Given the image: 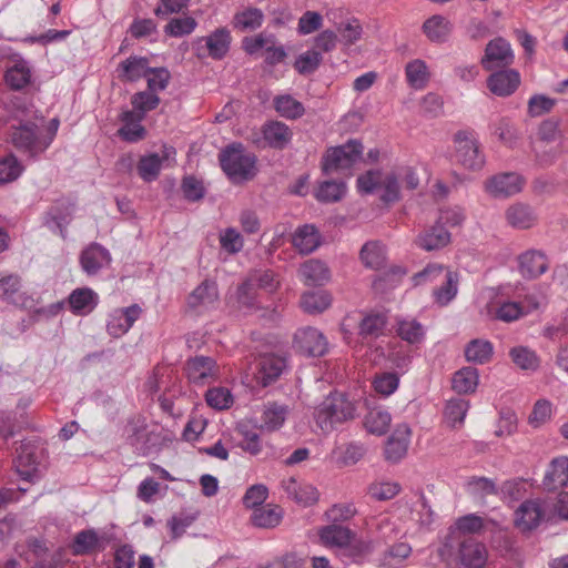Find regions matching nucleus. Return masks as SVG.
I'll list each match as a JSON object with an SVG mask.
<instances>
[{
  "mask_svg": "<svg viewBox=\"0 0 568 568\" xmlns=\"http://www.w3.org/2000/svg\"><path fill=\"white\" fill-rule=\"evenodd\" d=\"M354 405L344 394H329L316 408L315 422L323 433H331L337 425L354 418Z\"/></svg>",
  "mask_w": 568,
  "mask_h": 568,
  "instance_id": "1",
  "label": "nucleus"
},
{
  "mask_svg": "<svg viewBox=\"0 0 568 568\" xmlns=\"http://www.w3.org/2000/svg\"><path fill=\"white\" fill-rule=\"evenodd\" d=\"M219 160L225 174L235 183L251 180L256 173V156L246 152L240 143L224 149Z\"/></svg>",
  "mask_w": 568,
  "mask_h": 568,
  "instance_id": "2",
  "label": "nucleus"
},
{
  "mask_svg": "<svg viewBox=\"0 0 568 568\" xmlns=\"http://www.w3.org/2000/svg\"><path fill=\"white\" fill-rule=\"evenodd\" d=\"M10 141L19 152L31 159H36L50 146V140L43 139V132L31 120H21L17 125H11Z\"/></svg>",
  "mask_w": 568,
  "mask_h": 568,
  "instance_id": "3",
  "label": "nucleus"
},
{
  "mask_svg": "<svg viewBox=\"0 0 568 568\" xmlns=\"http://www.w3.org/2000/svg\"><path fill=\"white\" fill-rule=\"evenodd\" d=\"M363 151L364 146L358 140L328 148L322 159V170L325 174L349 170L362 159Z\"/></svg>",
  "mask_w": 568,
  "mask_h": 568,
  "instance_id": "4",
  "label": "nucleus"
},
{
  "mask_svg": "<svg viewBox=\"0 0 568 568\" xmlns=\"http://www.w3.org/2000/svg\"><path fill=\"white\" fill-rule=\"evenodd\" d=\"M123 434L126 443L140 456L149 455L156 445L155 435L149 430L146 419L141 415L128 419Z\"/></svg>",
  "mask_w": 568,
  "mask_h": 568,
  "instance_id": "5",
  "label": "nucleus"
},
{
  "mask_svg": "<svg viewBox=\"0 0 568 568\" xmlns=\"http://www.w3.org/2000/svg\"><path fill=\"white\" fill-rule=\"evenodd\" d=\"M455 156L458 163L468 170H480L485 156L480 152L478 138L473 131H459L455 134Z\"/></svg>",
  "mask_w": 568,
  "mask_h": 568,
  "instance_id": "6",
  "label": "nucleus"
},
{
  "mask_svg": "<svg viewBox=\"0 0 568 568\" xmlns=\"http://www.w3.org/2000/svg\"><path fill=\"white\" fill-rule=\"evenodd\" d=\"M278 286L280 278L272 270H255L250 273L247 280L237 288L239 303L246 307L253 306L256 288L273 293Z\"/></svg>",
  "mask_w": 568,
  "mask_h": 568,
  "instance_id": "7",
  "label": "nucleus"
},
{
  "mask_svg": "<svg viewBox=\"0 0 568 568\" xmlns=\"http://www.w3.org/2000/svg\"><path fill=\"white\" fill-rule=\"evenodd\" d=\"M231 32L226 28H219L206 37H200L193 42V49L197 58H212L222 60L231 47Z\"/></svg>",
  "mask_w": 568,
  "mask_h": 568,
  "instance_id": "8",
  "label": "nucleus"
},
{
  "mask_svg": "<svg viewBox=\"0 0 568 568\" xmlns=\"http://www.w3.org/2000/svg\"><path fill=\"white\" fill-rule=\"evenodd\" d=\"M189 382L195 386H205L217 381L220 368L216 361L209 356H194L185 363Z\"/></svg>",
  "mask_w": 568,
  "mask_h": 568,
  "instance_id": "9",
  "label": "nucleus"
},
{
  "mask_svg": "<svg viewBox=\"0 0 568 568\" xmlns=\"http://www.w3.org/2000/svg\"><path fill=\"white\" fill-rule=\"evenodd\" d=\"M243 48L248 54H256L263 50L264 60L270 65L281 63L286 57L283 45H275V38L264 33L245 38Z\"/></svg>",
  "mask_w": 568,
  "mask_h": 568,
  "instance_id": "10",
  "label": "nucleus"
},
{
  "mask_svg": "<svg viewBox=\"0 0 568 568\" xmlns=\"http://www.w3.org/2000/svg\"><path fill=\"white\" fill-rule=\"evenodd\" d=\"M525 183V179L517 173H500L486 180L485 191L494 197L507 199L520 193Z\"/></svg>",
  "mask_w": 568,
  "mask_h": 568,
  "instance_id": "11",
  "label": "nucleus"
},
{
  "mask_svg": "<svg viewBox=\"0 0 568 568\" xmlns=\"http://www.w3.org/2000/svg\"><path fill=\"white\" fill-rule=\"evenodd\" d=\"M514 52L510 44L503 38H496L488 42L485 54L481 58V65L487 71L498 68L506 69L514 62Z\"/></svg>",
  "mask_w": 568,
  "mask_h": 568,
  "instance_id": "12",
  "label": "nucleus"
},
{
  "mask_svg": "<svg viewBox=\"0 0 568 568\" xmlns=\"http://www.w3.org/2000/svg\"><path fill=\"white\" fill-rule=\"evenodd\" d=\"M294 344L301 353L308 356H323L328 349V343L324 334L311 326L296 331Z\"/></svg>",
  "mask_w": 568,
  "mask_h": 568,
  "instance_id": "13",
  "label": "nucleus"
},
{
  "mask_svg": "<svg viewBox=\"0 0 568 568\" xmlns=\"http://www.w3.org/2000/svg\"><path fill=\"white\" fill-rule=\"evenodd\" d=\"M545 515V506L540 499L525 500L515 511V526L520 531H531L541 524Z\"/></svg>",
  "mask_w": 568,
  "mask_h": 568,
  "instance_id": "14",
  "label": "nucleus"
},
{
  "mask_svg": "<svg viewBox=\"0 0 568 568\" xmlns=\"http://www.w3.org/2000/svg\"><path fill=\"white\" fill-rule=\"evenodd\" d=\"M458 558L465 568H483L488 559L486 546L474 537H466L458 547Z\"/></svg>",
  "mask_w": 568,
  "mask_h": 568,
  "instance_id": "15",
  "label": "nucleus"
},
{
  "mask_svg": "<svg viewBox=\"0 0 568 568\" xmlns=\"http://www.w3.org/2000/svg\"><path fill=\"white\" fill-rule=\"evenodd\" d=\"M112 258L110 252L101 244L92 243L80 254V265L89 275H97L102 268L110 265Z\"/></svg>",
  "mask_w": 568,
  "mask_h": 568,
  "instance_id": "16",
  "label": "nucleus"
},
{
  "mask_svg": "<svg viewBox=\"0 0 568 568\" xmlns=\"http://www.w3.org/2000/svg\"><path fill=\"white\" fill-rule=\"evenodd\" d=\"M285 367L286 361L283 356L263 354L257 359L255 377L260 384L267 386L282 375Z\"/></svg>",
  "mask_w": 568,
  "mask_h": 568,
  "instance_id": "17",
  "label": "nucleus"
},
{
  "mask_svg": "<svg viewBox=\"0 0 568 568\" xmlns=\"http://www.w3.org/2000/svg\"><path fill=\"white\" fill-rule=\"evenodd\" d=\"M520 84V74L514 69H504L493 72L487 78V87L497 97L511 95Z\"/></svg>",
  "mask_w": 568,
  "mask_h": 568,
  "instance_id": "18",
  "label": "nucleus"
},
{
  "mask_svg": "<svg viewBox=\"0 0 568 568\" xmlns=\"http://www.w3.org/2000/svg\"><path fill=\"white\" fill-rule=\"evenodd\" d=\"M141 313L142 310L138 304L114 310L110 314V318L106 324L108 333L113 337L124 335L140 317Z\"/></svg>",
  "mask_w": 568,
  "mask_h": 568,
  "instance_id": "19",
  "label": "nucleus"
},
{
  "mask_svg": "<svg viewBox=\"0 0 568 568\" xmlns=\"http://www.w3.org/2000/svg\"><path fill=\"white\" fill-rule=\"evenodd\" d=\"M412 430L407 424L398 425L385 446V458L390 463H398L407 454Z\"/></svg>",
  "mask_w": 568,
  "mask_h": 568,
  "instance_id": "20",
  "label": "nucleus"
},
{
  "mask_svg": "<svg viewBox=\"0 0 568 568\" xmlns=\"http://www.w3.org/2000/svg\"><path fill=\"white\" fill-rule=\"evenodd\" d=\"M450 233L437 222L423 231L415 240L416 245L427 252L442 250L450 243Z\"/></svg>",
  "mask_w": 568,
  "mask_h": 568,
  "instance_id": "21",
  "label": "nucleus"
},
{
  "mask_svg": "<svg viewBox=\"0 0 568 568\" xmlns=\"http://www.w3.org/2000/svg\"><path fill=\"white\" fill-rule=\"evenodd\" d=\"M282 488L288 498L302 506H311L318 499V491L313 485L298 483L294 477L283 479Z\"/></svg>",
  "mask_w": 568,
  "mask_h": 568,
  "instance_id": "22",
  "label": "nucleus"
},
{
  "mask_svg": "<svg viewBox=\"0 0 568 568\" xmlns=\"http://www.w3.org/2000/svg\"><path fill=\"white\" fill-rule=\"evenodd\" d=\"M219 298L216 283L205 280L187 297L190 308L202 312L213 306Z\"/></svg>",
  "mask_w": 568,
  "mask_h": 568,
  "instance_id": "23",
  "label": "nucleus"
},
{
  "mask_svg": "<svg viewBox=\"0 0 568 568\" xmlns=\"http://www.w3.org/2000/svg\"><path fill=\"white\" fill-rule=\"evenodd\" d=\"M322 237L313 224L298 226L292 235V244L300 254L307 255L320 247Z\"/></svg>",
  "mask_w": 568,
  "mask_h": 568,
  "instance_id": "24",
  "label": "nucleus"
},
{
  "mask_svg": "<svg viewBox=\"0 0 568 568\" xmlns=\"http://www.w3.org/2000/svg\"><path fill=\"white\" fill-rule=\"evenodd\" d=\"M72 221V207L67 203H57L45 213L44 223L52 231L58 232L64 240L67 239V229Z\"/></svg>",
  "mask_w": 568,
  "mask_h": 568,
  "instance_id": "25",
  "label": "nucleus"
},
{
  "mask_svg": "<svg viewBox=\"0 0 568 568\" xmlns=\"http://www.w3.org/2000/svg\"><path fill=\"white\" fill-rule=\"evenodd\" d=\"M568 484V457L559 456L554 458L544 477V488L552 491L565 487Z\"/></svg>",
  "mask_w": 568,
  "mask_h": 568,
  "instance_id": "26",
  "label": "nucleus"
},
{
  "mask_svg": "<svg viewBox=\"0 0 568 568\" xmlns=\"http://www.w3.org/2000/svg\"><path fill=\"white\" fill-rule=\"evenodd\" d=\"M518 260L519 272L525 278H537L548 270L547 257L539 251H527L523 253Z\"/></svg>",
  "mask_w": 568,
  "mask_h": 568,
  "instance_id": "27",
  "label": "nucleus"
},
{
  "mask_svg": "<svg viewBox=\"0 0 568 568\" xmlns=\"http://www.w3.org/2000/svg\"><path fill=\"white\" fill-rule=\"evenodd\" d=\"M507 224L517 230H527L535 225L537 216L531 206L525 203H514L505 211Z\"/></svg>",
  "mask_w": 568,
  "mask_h": 568,
  "instance_id": "28",
  "label": "nucleus"
},
{
  "mask_svg": "<svg viewBox=\"0 0 568 568\" xmlns=\"http://www.w3.org/2000/svg\"><path fill=\"white\" fill-rule=\"evenodd\" d=\"M149 59L144 57L131 55L123 60L116 68L118 78L121 81L134 82L148 75Z\"/></svg>",
  "mask_w": 568,
  "mask_h": 568,
  "instance_id": "29",
  "label": "nucleus"
},
{
  "mask_svg": "<svg viewBox=\"0 0 568 568\" xmlns=\"http://www.w3.org/2000/svg\"><path fill=\"white\" fill-rule=\"evenodd\" d=\"M288 406L277 403H267L263 406L258 428L265 432L280 429L288 415Z\"/></svg>",
  "mask_w": 568,
  "mask_h": 568,
  "instance_id": "30",
  "label": "nucleus"
},
{
  "mask_svg": "<svg viewBox=\"0 0 568 568\" xmlns=\"http://www.w3.org/2000/svg\"><path fill=\"white\" fill-rule=\"evenodd\" d=\"M453 28L454 26L448 18L434 14L423 23L422 30L429 41L443 43L448 40Z\"/></svg>",
  "mask_w": 568,
  "mask_h": 568,
  "instance_id": "31",
  "label": "nucleus"
},
{
  "mask_svg": "<svg viewBox=\"0 0 568 568\" xmlns=\"http://www.w3.org/2000/svg\"><path fill=\"white\" fill-rule=\"evenodd\" d=\"M17 473L26 480H32L38 470L34 447L30 443H21L17 448Z\"/></svg>",
  "mask_w": 568,
  "mask_h": 568,
  "instance_id": "32",
  "label": "nucleus"
},
{
  "mask_svg": "<svg viewBox=\"0 0 568 568\" xmlns=\"http://www.w3.org/2000/svg\"><path fill=\"white\" fill-rule=\"evenodd\" d=\"M318 536L326 547L344 548L352 542L354 532L345 526L332 524L321 528Z\"/></svg>",
  "mask_w": 568,
  "mask_h": 568,
  "instance_id": "33",
  "label": "nucleus"
},
{
  "mask_svg": "<svg viewBox=\"0 0 568 568\" xmlns=\"http://www.w3.org/2000/svg\"><path fill=\"white\" fill-rule=\"evenodd\" d=\"M438 281H440L442 284L439 287L434 290L433 296L438 305L446 306L457 295L459 276L456 272L444 270Z\"/></svg>",
  "mask_w": 568,
  "mask_h": 568,
  "instance_id": "34",
  "label": "nucleus"
},
{
  "mask_svg": "<svg viewBox=\"0 0 568 568\" xmlns=\"http://www.w3.org/2000/svg\"><path fill=\"white\" fill-rule=\"evenodd\" d=\"M263 138L266 143L277 150H283L292 140V131L290 128L278 121H271L263 125Z\"/></svg>",
  "mask_w": 568,
  "mask_h": 568,
  "instance_id": "35",
  "label": "nucleus"
},
{
  "mask_svg": "<svg viewBox=\"0 0 568 568\" xmlns=\"http://www.w3.org/2000/svg\"><path fill=\"white\" fill-rule=\"evenodd\" d=\"M298 273L307 286L323 285L329 280V270L326 264L315 258L303 263Z\"/></svg>",
  "mask_w": 568,
  "mask_h": 568,
  "instance_id": "36",
  "label": "nucleus"
},
{
  "mask_svg": "<svg viewBox=\"0 0 568 568\" xmlns=\"http://www.w3.org/2000/svg\"><path fill=\"white\" fill-rule=\"evenodd\" d=\"M264 22V13L255 7H246L235 12L232 26L235 30L246 32L258 29Z\"/></svg>",
  "mask_w": 568,
  "mask_h": 568,
  "instance_id": "37",
  "label": "nucleus"
},
{
  "mask_svg": "<svg viewBox=\"0 0 568 568\" xmlns=\"http://www.w3.org/2000/svg\"><path fill=\"white\" fill-rule=\"evenodd\" d=\"M142 115L134 111H124L121 114L123 125L119 129V136L126 142H138L145 135V129L141 125Z\"/></svg>",
  "mask_w": 568,
  "mask_h": 568,
  "instance_id": "38",
  "label": "nucleus"
},
{
  "mask_svg": "<svg viewBox=\"0 0 568 568\" xmlns=\"http://www.w3.org/2000/svg\"><path fill=\"white\" fill-rule=\"evenodd\" d=\"M98 304V295L90 288H77L69 296L70 310L75 315L91 313Z\"/></svg>",
  "mask_w": 568,
  "mask_h": 568,
  "instance_id": "39",
  "label": "nucleus"
},
{
  "mask_svg": "<svg viewBox=\"0 0 568 568\" xmlns=\"http://www.w3.org/2000/svg\"><path fill=\"white\" fill-rule=\"evenodd\" d=\"M387 325V317L382 313L365 315L358 325V334L363 339L372 341L382 336Z\"/></svg>",
  "mask_w": 568,
  "mask_h": 568,
  "instance_id": "40",
  "label": "nucleus"
},
{
  "mask_svg": "<svg viewBox=\"0 0 568 568\" xmlns=\"http://www.w3.org/2000/svg\"><path fill=\"white\" fill-rule=\"evenodd\" d=\"M31 68L26 60H17L6 71L7 84L13 90H21L31 81Z\"/></svg>",
  "mask_w": 568,
  "mask_h": 568,
  "instance_id": "41",
  "label": "nucleus"
},
{
  "mask_svg": "<svg viewBox=\"0 0 568 568\" xmlns=\"http://www.w3.org/2000/svg\"><path fill=\"white\" fill-rule=\"evenodd\" d=\"M332 304V297L326 291L306 292L302 295L300 305L305 313L320 314Z\"/></svg>",
  "mask_w": 568,
  "mask_h": 568,
  "instance_id": "42",
  "label": "nucleus"
},
{
  "mask_svg": "<svg viewBox=\"0 0 568 568\" xmlns=\"http://www.w3.org/2000/svg\"><path fill=\"white\" fill-rule=\"evenodd\" d=\"M406 81L415 90L424 89L429 81V71L426 62L420 59L409 61L405 67Z\"/></svg>",
  "mask_w": 568,
  "mask_h": 568,
  "instance_id": "43",
  "label": "nucleus"
},
{
  "mask_svg": "<svg viewBox=\"0 0 568 568\" xmlns=\"http://www.w3.org/2000/svg\"><path fill=\"white\" fill-rule=\"evenodd\" d=\"M478 371L474 367H463L452 379L453 389L458 394L474 393L478 386Z\"/></svg>",
  "mask_w": 568,
  "mask_h": 568,
  "instance_id": "44",
  "label": "nucleus"
},
{
  "mask_svg": "<svg viewBox=\"0 0 568 568\" xmlns=\"http://www.w3.org/2000/svg\"><path fill=\"white\" fill-rule=\"evenodd\" d=\"M359 258L368 268H381L385 263L384 245L379 241L366 242L359 252Z\"/></svg>",
  "mask_w": 568,
  "mask_h": 568,
  "instance_id": "45",
  "label": "nucleus"
},
{
  "mask_svg": "<svg viewBox=\"0 0 568 568\" xmlns=\"http://www.w3.org/2000/svg\"><path fill=\"white\" fill-rule=\"evenodd\" d=\"M494 353L493 344L486 339H473L465 348V356L468 362L485 364L490 361Z\"/></svg>",
  "mask_w": 568,
  "mask_h": 568,
  "instance_id": "46",
  "label": "nucleus"
},
{
  "mask_svg": "<svg viewBox=\"0 0 568 568\" xmlns=\"http://www.w3.org/2000/svg\"><path fill=\"white\" fill-rule=\"evenodd\" d=\"M276 112L286 119L295 120L304 115V105L290 94L278 95L274 99Z\"/></svg>",
  "mask_w": 568,
  "mask_h": 568,
  "instance_id": "47",
  "label": "nucleus"
},
{
  "mask_svg": "<svg viewBox=\"0 0 568 568\" xmlns=\"http://www.w3.org/2000/svg\"><path fill=\"white\" fill-rule=\"evenodd\" d=\"M282 520V510L278 507L256 508L252 514V523L260 528H274L280 525Z\"/></svg>",
  "mask_w": 568,
  "mask_h": 568,
  "instance_id": "48",
  "label": "nucleus"
},
{
  "mask_svg": "<svg viewBox=\"0 0 568 568\" xmlns=\"http://www.w3.org/2000/svg\"><path fill=\"white\" fill-rule=\"evenodd\" d=\"M514 364L520 369L536 371L539 367V357L535 351L526 346H515L509 351Z\"/></svg>",
  "mask_w": 568,
  "mask_h": 568,
  "instance_id": "49",
  "label": "nucleus"
},
{
  "mask_svg": "<svg viewBox=\"0 0 568 568\" xmlns=\"http://www.w3.org/2000/svg\"><path fill=\"white\" fill-rule=\"evenodd\" d=\"M163 158L156 153L142 156L136 165L140 178L145 182L154 181L161 171Z\"/></svg>",
  "mask_w": 568,
  "mask_h": 568,
  "instance_id": "50",
  "label": "nucleus"
},
{
  "mask_svg": "<svg viewBox=\"0 0 568 568\" xmlns=\"http://www.w3.org/2000/svg\"><path fill=\"white\" fill-rule=\"evenodd\" d=\"M392 417L387 410L381 408L372 409L365 418V427L372 434L383 435L388 430Z\"/></svg>",
  "mask_w": 568,
  "mask_h": 568,
  "instance_id": "51",
  "label": "nucleus"
},
{
  "mask_svg": "<svg viewBox=\"0 0 568 568\" xmlns=\"http://www.w3.org/2000/svg\"><path fill=\"white\" fill-rule=\"evenodd\" d=\"M236 433L241 436L240 447L251 455H258L262 452V443L258 434L248 428L244 423L236 426Z\"/></svg>",
  "mask_w": 568,
  "mask_h": 568,
  "instance_id": "52",
  "label": "nucleus"
},
{
  "mask_svg": "<svg viewBox=\"0 0 568 568\" xmlns=\"http://www.w3.org/2000/svg\"><path fill=\"white\" fill-rule=\"evenodd\" d=\"M466 489L475 498L498 495L496 483L487 477H471L466 484Z\"/></svg>",
  "mask_w": 568,
  "mask_h": 568,
  "instance_id": "53",
  "label": "nucleus"
},
{
  "mask_svg": "<svg viewBox=\"0 0 568 568\" xmlns=\"http://www.w3.org/2000/svg\"><path fill=\"white\" fill-rule=\"evenodd\" d=\"M469 408V403L463 398H453L445 407V418L452 427L460 426L464 423Z\"/></svg>",
  "mask_w": 568,
  "mask_h": 568,
  "instance_id": "54",
  "label": "nucleus"
},
{
  "mask_svg": "<svg viewBox=\"0 0 568 568\" xmlns=\"http://www.w3.org/2000/svg\"><path fill=\"white\" fill-rule=\"evenodd\" d=\"M396 332L398 336L410 343H418L424 337V327L416 320H398Z\"/></svg>",
  "mask_w": 568,
  "mask_h": 568,
  "instance_id": "55",
  "label": "nucleus"
},
{
  "mask_svg": "<svg viewBox=\"0 0 568 568\" xmlns=\"http://www.w3.org/2000/svg\"><path fill=\"white\" fill-rule=\"evenodd\" d=\"M346 193V184L343 181H325L320 184L316 197L321 202H337Z\"/></svg>",
  "mask_w": 568,
  "mask_h": 568,
  "instance_id": "56",
  "label": "nucleus"
},
{
  "mask_svg": "<svg viewBox=\"0 0 568 568\" xmlns=\"http://www.w3.org/2000/svg\"><path fill=\"white\" fill-rule=\"evenodd\" d=\"M131 103L133 105L134 112L138 115H142V118H144L146 112L154 110L159 105L160 98L156 93L146 90L133 94L131 98Z\"/></svg>",
  "mask_w": 568,
  "mask_h": 568,
  "instance_id": "57",
  "label": "nucleus"
},
{
  "mask_svg": "<svg viewBox=\"0 0 568 568\" xmlns=\"http://www.w3.org/2000/svg\"><path fill=\"white\" fill-rule=\"evenodd\" d=\"M400 491V485L396 481H376L368 486V495L378 501L393 499Z\"/></svg>",
  "mask_w": 568,
  "mask_h": 568,
  "instance_id": "58",
  "label": "nucleus"
},
{
  "mask_svg": "<svg viewBox=\"0 0 568 568\" xmlns=\"http://www.w3.org/2000/svg\"><path fill=\"white\" fill-rule=\"evenodd\" d=\"M197 22L192 17L174 18L164 27V32L168 36L180 38L191 34L195 30Z\"/></svg>",
  "mask_w": 568,
  "mask_h": 568,
  "instance_id": "59",
  "label": "nucleus"
},
{
  "mask_svg": "<svg viewBox=\"0 0 568 568\" xmlns=\"http://www.w3.org/2000/svg\"><path fill=\"white\" fill-rule=\"evenodd\" d=\"M23 171L21 163L13 154L0 159V184L17 180Z\"/></svg>",
  "mask_w": 568,
  "mask_h": 568,
  "instance_id": "60",
  "label": "nucleus"
},
{
  "mask_svg": "<svg viewBox=\"0 0 568 568\" xmlns=\"http://www.w3.org/2000/svg\"><path fill=\"white\" fill-rule=\"evenodd\" d=\"M209 406L222 410L229 408L233 404V396L225 387L210 388L205 394Z\"/></svg>",
  "mask_w": 568,
  "mask_h": 568,
  "instance_id": "61",
  "label": "nucleus"
},
{
  "mask_svg": "<svg viewBox=\"0 0 568 568\" xmlns=\"http://www.w3.org/2000/svg\"><path fill=\"white\" fill-rule=\"evenodd\" d=\"M552 415V405L547 399H539L535 403L532 410L528 417V424L534 428H538L548 420Z\"/></svg>",
  "mask_w": 568,
  "mask_h": 568,
  "instance_id": "62",
  "label": "nucleus"
},
{
  "mask_svg": "<svg viewBox=\"0 0 568 568\" xmlns=\"http://www.w3.org/2000/svg\"><path fill=\"white\" fill-rule=\"evenodd\" d=\"M98 540V535L94 530H82L74 538L73 552L75 555L89 554L97 548Z\"/></svg>",
  "mask_w": 568,
  "mask_h": 568,
  "instance_id": "63",
  "label": "nucleus"
},
{
  "mask_svg": "<svg viewBox=\"0 0 568 568\" xmlns=\"http://www.w3.org/2000/svg\"><path fill=\"white\" fill-rule=\"evenodd\" d=\"M220 244L227 253L235 254L243 248L244 241L236 229L227 227L220 234Z\"/></svg>",
  "mask_w": 568,
  "mask_h": 568,
  "instance_id": "64",
  "label": "nucleus"
}]
</instances>
